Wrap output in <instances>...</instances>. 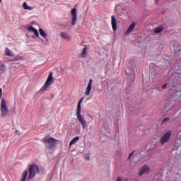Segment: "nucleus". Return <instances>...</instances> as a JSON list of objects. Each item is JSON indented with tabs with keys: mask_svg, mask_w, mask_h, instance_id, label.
<instances>
[{
	"mask_svg": "<svg viewBox=\"0 0 181 181\" xmlns=\"http://www.w3.org/2000/svg\"><path fill=\"white\" fill-rule=\"evenodd\" d=\"M162 88H166V83H165L164 85H163Z\"/></svg>",
	"mask_w": 181,
	"mask_h": 181,
	"instance_id": "nucleus-29",
	"label": "nucleus"
},
{
	"mask_svg": "<svg viewBox=\"0 0 181 181\" xmlns=\"http://www.w3.org/2000/svg\"><path fill=\"white\" fill-rule=\"evenodd\" d=\"M83 102V98L78 101L76 110V117L78 121L82 126L83 129H86L87 127V120L81 115V103Z\"/></svg>",
	"mask_w": 181,
	"mask_h": 181,
	"instance_id": "nucleus-1",
	"label": "nucleus"
},
{
	"mask_svg": "<svg viewBox=\"0 0 181 181\" xmlns=\"http://www.w3.org/2000/svg\"><path fill=\"white\" fill-rule=\"evenodd\" d=\"M114 30H117V23L115 22V18H114Z\"/></svg>",
	"mask_w": 181,
	"mask_h": 181,
	"instance_id": "nucleus-25",
	"label": "nucleus"
},
{
	"mask_svg": "<svg viewBox=\"0 0 181 181\" xmlns=\"http://www.w3.org/2000/svg\"><path fill=\"white\" fill-rule=\"evenodd\" d=\"M163 30V26L160 25L154 30V33H160Z\"/></svg>",
	"mask_w": 181,
	"mask_h": 181,
	"instance_id": "nucleus-18",
	"label": "nucleus"
},
{
	"mask_svg": "<svg viewBox=\"0 0 181 181\" xmlns=\"http://www.w3.org/2000/svg\"><path fill=\"white\" fill-rule=\"evenodd\" d=\"M37 173H39V165L37 164H32L29 165L28 179H33Z\"/></svg>",
	"mask_w": 181,
	"mask_h": 181,
	"instance_id": "nucleus-3",
	"label": "nucleus"
},
{
	"mask_svg": "<svg viewBox=\"0 0 181 181\" xmlns=\"http://www.w3.org/2000/svg\"><path fill=\"white\" fill-rule=\"evenodd\" d=\"M28 177V170H25L23 173L21 180L20 181H26V177Z\"/></svg>",
	"mask_w": 181,
	"mask_h": 181,
	"instance_id": "nucleus-17",
	"label": "nucleus"
},
{
	"mask_svg": "<svg viewBox=\"0 0 181 181\" xmlns=\"http://www.w3.org/2000/svg\"><path fill=\"white\" fill-rule=\"evenodd\" d=\"M78 139H80V137L78 136H76L75 138H74L69 143V148L71 146V145H74V144H76V142H77Z\"/></svg>",
	"mask_w": 181,
	"mask_h": 181,
	"instance_id": "nucleus-16",
	"label": "nucleus"
},
{
	"mask_svg": "<svg viewBox=\"0 0 181 181\" xmlns=\"http://www.w3.org/2000/svg\"><path fill=\"white\" fill-rule=\"evenodd\" d=\"M177 43H175L173 45V47L175 52V53H177L178 52H181V48H177Z\"/></svg>",
	"mask_w": 181,
	"mask_h": 181,
	"instance_id": "nucleus-20",
	"label": "nucleus"
},
{
	"mask_svg": "<svg viewBox=\"0 0 181 181\" xmlns=\"http://www.w3.org/2000/svg\"><path fill=\"white\" fill-rule=\"evenodd\" d=\"M87 159H88V160H90V157H88Z\"/></svg>",
	"mask_w": 181,
	"mask_h": 181,
	"instance_id": "nucleus-30",
	"label": "nucleus"
},
{
	"mask_svg": "<svg viewBox=\"0 0 181 181\" xmlns=\"http://www.w3.org/2000/svg\"><path fill=\"white\" fill-rule=\"evenodd\" d=\"M172 136V131H168L160 140V144L161 145H164V144H168V141H170V138Z\"/></svg>",
	"mask_w": 181,
	"mask_h": 181,
	"instance_id": "nucleus-6",
	"label": "nucleus"
},
{
	"mask_svg": "<svg viewBox=\"0 0 181 181\" xmlns=\"http://www.w3.org/2000/svg\"><path fill=\"white\" fill-rule=\"evenodd\" d=\"M44 144H48V149H53V148H56V145H57V139L50 137L49 139L45 138L42 140Z\"/></svg>",
	"mask_w": 181,
	"mask_h": 181,
	"instance_id": "nucleus-5",
	"label": "nucleus"
},
{
	"mask_svg": "<svg viewBox=\"0 0 181 181\" xmlns=\"http://www.w3.org/2000/svg\"><path fill=\"white\" fill-rule=\"evenodd\" d=\"M0 112H1V117H2V118H5V117H8L9 110H8V105H6V102L5 101V99H1Z\"/></svg>",
	"mask_w": 181,
	"mask_h": 181,
	"instance_id": "nucleus-4",
	"label": "nucleus"
},
{
	"mask_svg": "<svg viewBox=\"0 0 181 181\" xmlns=\"http://www.w3.org/2000/svg\"><path fill=\"white\" fill-rule=\"evenodd\" d=\"M148 172H151V168L148 165H144L140 168L139 175L142 176V175H145V173H148Z\"/></svg>",
	"mask_w": 181,
	"mask_h": 181,
	"instance_id": "nucleus-8",
	"label": "nucleus"
},
{
	"mask_svg": "<svg viewBox=\"0 0 181 181\" xmlns=\"http://www.w3.org/2000/svg\"><path fill=\"white\" fill-rule=\"evenodd\" d=\"M5 53L6 56H9L10 57H13V56H15V54L12 53V51H11L9 48H6Z\"/></svg>",
	"mask_w": 181,
	"mask_h": 181,
	"instance_id": "nucleus-14",
	"label": "nucleus"
},
{
	"mask_svg": "<svg viewBox=\"0 0 181 181\" xmlns=\"http://www.w3.org/2000/svg\"><path fill=\"white\" fill-rule=\"evenodd\" d=\"M39 33H40V36L44 37V39H47V34H46V33H45V30H43V29L40 28L39 29Z\"/></svg>",
	"mask_w": 181,
	"mask_h": 181,
	"instance_id": "nucleus-13",
	"label": "nucleus"
},
{
	"mask_svg": "<svg viewBox=\"0 0 181 181\" xmlns=\"http://www.w3.org/2000/svg\"><path fill=\"white\" fill-rule=\"evenodd\" d=\"M28 32H33L35 36H36V37H39V32L33 26H30L28 28Z\"/></svg>",
	"mask_w": 181,
	"mask_h": 181,
	"instance_id": "nucleus-11",
	"label": "nucleus"
},
{
	"mask_svg": "<svg viewBox=\"0 0 181 181\" xmlns=\"http://www.w3.org/2000/svg\"><path fill=\"white\" fill-rule=\"evenodd\" d=\"M93 84V79H90L88 83V86L86 88V90L85 92V95H90V93H91V85Z\"/></svg>",
	"mask_w": 181,
	"mask_h": 181,
	"instance_id": "nucleus-9",
	"label": "nucleus"
},
{
	"mask_svg": "<svg viewBox=\"0 0 181 181\" xmlns=\"http://www.w3.org/2000/svg\"><path fill=\"white\" fill-rule=\"evenodd\" d=\"M134 152H135V151H133V152H132V153L129 154V157H128V160H130V159H132V156H134Z\"/></svg>",
	"mask_w": 181,
	"mask_h": 181,
	"instance_id": "nucleus-22",
	"label": "nucleus"
},
{
	"mask_svg": "<svg viewBox=\"0 0 181 181\" xmlns=\"http://www.w3.org/2000/svg\"><path fill=\"white\" fill-rule=\"evenodd\" d=\"M2 98V88H0V100Z\"/></svg>",
	"mask_w": 181,
	"mask_h": 181,
	"instance_id": "nucleus-28",
	"label": "nucleus"
},
{
	"mask_svg": "<svg viewBox=\"0 0 181 181\" xmlns=\"http://www.w3.org/2000/svg\"><path fill=\"white\" fill-rule=\"evenodd\" d=\"M0 71H1V73H5V71H6V64H1L0 66Z\"/></svg>",
	"mask_w": 181,
	"mask_h": 181,
	"instance_id": "nucleus-19",
	"label": "nucleus"
},
{
	"mask_svg": "<svg viewBox=\"0 0 181 181\" xmlns=\"http://www.w3.org/2000/svg\"><path fill=\"white\" fill-rule=\"evenodd\" d=\"M60 36H61L62 39H64L65 40H70L71 39L70 35H69V34H67L66 33H64V32L61 33Z\"/></svg>",
	"mask_w": 181,
	"mask_h": 181,
	"instance_id": "nucleus-12",
	"label": "nucleus"
},
{
	"mask_svg": "<svg viewBox=\"0 0 181 181\" xmlns=\"http://www.w3.org/2000/svg\"><path fill=\"white\" fill-rule=\"evenodd\" d=\"M52 84H53V73L49 72L48 77L47 78V81H45L42 87L40 89V92L45 93V91H47V88H49V87Z\"/></svg>",
	"mask_w": 181,
	"mask_h": 181,
	"instance_id": "nucleus-2",
	"label": "nucleus"
},
{
	"mask_svg": "<svg viewBox=\"0 0 181 181\" xmlns=\"http://www.w3.org/2000/svg\"><path fill=\"white\" fill-rule=\"evenodd\" d=\"M71 15H72V18H71V25L72 26H74L77 22V9L76 8H72L71 11Z\"/></svg>",
	"mask_w": 181,
	"mask_h": 181,
	"instance_id": "nucleus-7",
	"label": "nucleus"
},
{
	"mask_svg": "<svg viewBox=\"0 0 181 181\" xmlns=\"http://www.w3.org/2000/svg\"><path fill=\"white\" fill-rule=\"evenodd\" d=\"M169 120H170L169 117H167L163 119V123L165 124L166 122H169Z\"/></svg>",
	"mask_w": 181,
	"mask_h": 181,
	"instance_id": "nucleus-24",
	"label": "nucleus"
},
{
	"mask_svg": "<svg viewBox=\"0 0 181 181\" xmlns=\"http://www.w3.org/2000/svg\"><path fill=\"white\" fill-rule=\"evenodd\" d=\"M112 28L114 29V16H112Z\"/></svg>",
	"mask_w": 181,
	"mask_h": 181,
	"instance_id": "nucleus-26",
	"label": "nucleus"
},
{
	"mask_svg": "<svg viewBox=\"0 0 181 181\" xmlns=\"http://www.w3.org/2000/svg\"><path fill=\"white\" fill-rule=\"evenodd\" d=\"M81 57H87V45H85V47L82 50Z\"/></svg>",
	"mask_w": 181,
	"mask_h": 181,
	"instance_id": "nucleus-15",
	"label": "nucleus"
},
{
	"mask_svg": "<svg viewBox=\"0 0 181 181\" xmlns=\"http://www.w3.org/2000/svg\"><path fill=\"white\" fill-rule=\"evenodd\" d=\"M0 2H2V0H0Z\"/></svg>",
	"mask_w": 181,
	"mask_h": 181,
	"instance_id": "nucleus-31",
	"label": "nucleus"
},
{
	"mask_svg": "<svg viewBox=\"0 0 181 181\" xmlns=\"http://www.w3.org/2000/svg\"><path fill=\"white\" fill-rule=\"evenodd\" d=\"M33 9V7H31V6H27V9L26 10H28V11H32Z\"/></svg>",
	"mask_w": 181,
	"mask_h": 181,
	"instance_id": "nucleus-27",
	"label": "nucleus"
},
{
	"mask_svg": "<svg viewBox=\"0 0 181 181\" xmlns=\"http://www.w3.org/2000/svg\"><path fill=\"white\" fill-rule=\"evenodd\" d=\"M23 9H28L27 8H28V4H26V2H24L23 4Z\"/></svg>",
	"mask_w": 181,
	"mask_h": 181,
	"instance_id": "nucleus-23",
	"label": "nucleus"
},
{
	"mask_svg": "<svg viewBox=\"0 0 181 181\" xmlns=\"http://www.w3.org/2000/svg\"><path fill=\"white\" fill-rule=\"evenodd\" d=\"M135 26H136V23L135 22H133L126 31V35H129V33H132V32L135 29Z\"/></svg>",
	"mask_w": 181,
	"mask_h": 181,
	"instance_id": "nucleus-10",
	"label": "nucleus"
},
{
	"mask_svg": "<svg viewBox=\"0 0 181 181\" xmlns=\"http://www.w3.org/2000/svg\"><path fill=\"white\" fill-rule=\"evenodd\" d=\"M117 181H128V178L118 177Z\"/></svg>",
	"mask_w": 181,
	"mask_h": 181,
	"instance_id": "nucleus-21",
	"label": "nucleus"
}]
</instances>
